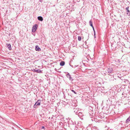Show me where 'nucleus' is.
I'll use <instances>...</instances> for the list:
<instances>
[{"instance_id":"obj_1","label":"nucleus","mask_w":130,"mask_h":130,"mask_svg":"<svg viewBox=\"0 0 130 130\" xmlns=\"http://www.w3.org/2000/svg\"><path fill=\"white\" fill-rule=\"evenodd\" d=\"M40 103L41 100H39L34 105V107L36 108L37 107V106H39L40 105Z\"/></svg>"},{"instance_id":"obj_2","label":"nucleus","mask_w":130,"mask_h":130,"mask_svg":"<svg viewBox=\"0 0 130 130\" xmlns=\"http://www.w3.org/2000/svg\"><path fill=\"white\" fill-rule=\"evenodd\" d=\"M38 26L37 24H35L33 26L32 28V31L33 32H35Z\"/></svg>"},{"instance_id":"obj_3","label":"nucleus","mask_w":130,"mask_h":130,"mask_svg":"<svg viewBox=\"0 0 130 130\" xmlns=\"http://www.w3.org/2000/svg\"><path fill=\"white\" fill-rule=\"evenodd\" d=\"M33 71L34 72H36L37 73H42V71L39 69L37 70L34 69Z\"/></svg>"},{"instance_id":"obj_4","label":"nucleus","mask_w":130,"mask_h":130,"mask_svg":"<svg viewBox=\"0 0 130 130\" xmlns=\"http://www.w3.org/2000/svg\"><path fill=\"white\" fill-rule=\"evenodd\" d=\"M107 71L109 73H111L112 71L113 70L112 68H109L107 70Z\"/></svg>"},{"instance_id":"obj_5","label":"nucleus","mask_w":130,"mask_h":130,"mask_svg":"<svg viewBox=\"0 0 130 130\" xmlns=\"http://www.w3.org/2000/svg\"><path fill=\"white\" fill-rule=\"evenodd\" d=\"M6 45H7V47L8 48L9 50H11V45L10 44H7Z\"/></svg>"},{"instance_id":"obj_6","label":"nucleus","mask_w":130,"mask_h":130,"mask_svg":"<svg viewBox=\"0 0 130 130\" xmlns=\"http://www.w3.org/2000/svg\"><path fill=\"white\" fill-rule=\"evenodd\" d=\"M128 8H129L128 7H126V10H127V12H127V14L128 15H130V11L129 10H128Z\"/></svg>"},{"instance_id":"obj_7","label":"nucleus","mask_w":130,"mask_h":130,"mask_svg":"<svg viewBox=\"0 0 130 130\" xmlns=\"http://www.w3.org/2000/svg\"><path fill=\"white\" fill-rule=\"evenodd\" d=\"M35 49L36 51H40L41 50L40 48L38 45L36 46Z\"/></svg>"},{"instance_id":"obj_8","label":"nucleus","mask_w":130,"mask_h":130,"mask_svg":"<svg viewBox=\"0 0 130 130\" xmlns=\"http://www.w3.org/2000/svg\"><path fill=\"white\" fill-rule=\"evenodd\" d=\"M38 19L39 21H43V18L41 16H39L38 17Z\"/></svg>"},{"instance_id":"obj_9","label":"nucleus","mask_w":130,"mask_h":130,"mask_svg":"<svg viewBox=\"0 0 130 130\" xmlns=\"http://www.w3.org/2000/svg\"><path fill=\"white\" fill-rule=\"evenodd\" d=\"M64 64L65 62L64 61H61L60 63V65L62 66H64Z\"/></svg>"},{"instance_id":"obj_10","label":"nucleus","mask_w":130,"mask_h":130,"mask_svg":"<svg viewBox=\"0 0 130 130\" xmlns=\"http://www.w3.org/2000/svg\"><path fill=\"white\" fill-rule=\"evenodd\" d=\"M89 24L92 27H94L92 24V20H91L89 21Z\"/></svg>"},{"instance_id":"obj_11","label":"nucleus","mask_w":130,"mask_h":130,"mask_svg":"<svg viewBox=\"0 0 130 130\" xmlns=\"http://www.w3.org/2000/svg\"><path fill=\"white\" fill-rule=\"evenodd\" d=\"M130 121V117H128L126 121V123H128Z\"/></svg>"},{"instance_id":"obj_12","label":"nucleus","mask_w":130,"mask_h":130,"mask_svg":"<svg viewBox=\"0 0 130 130\" xmlns=\"http://www.w3.org/2000/svg\"><path fill=\"white\" fill-rule=\"evenodd\" d=\"M92 28H93V31H94V38H95V30L94 27H92Z\"/></svg>"},{"instance_id":"obj_13","label":"nucleus","mask_w":130,"mask_h":130,"mask_svg":"<svg viewBox=\"0 0 130 130\" xmlns=\"http://www.w3.org/2000/svg\"><path fill=\"white\" fill-rule=\"evenodd\" d=\"M81 37L80 36H78V40L79 41H80L81 40Z\"/></svg>"},{"instance_id":"obj_14","label":"nucleus","mask_w":130,"mask_h":130,"mask_svg":"<svg viewBox=\"0 0 130 130\" xmlns=\"http://www.w3.org/2000/svg\"><path fill=\"white\" fill-rule=\"evenodd\" d=\"M71 75L69 73H68L67 74V77L68 78H69V77Z\"/></svg>"},{"instance_id":"obj_15","label":"nucleus","mask_w":130,"mask_h":130,"mask_svg":"<svg viewBox=\"0 0 130 130\" xmlns=\"http://www.w3.org/2000/svg\"><path fill=\"white\" fill-rule=\"evenodd\" d=\"M83 115L82 114V113L80 112H79L78 114V116H82Z\"/></svg>"},{"instance_id":"obj_16","label":"nucleus","mask_w":130,"mask_h":130,"mask_svg":"<svg viewBox=\"0 0 130 130\" xmlns=\"http://www.w3.org/2000/svg\"><path fill=\"white\" fill-rule=\"evenodd\" d=\"M71 90L72 92H73L74 93H75V94H77V93L76 92H75V91L74 90Z\"/></svg>"},{"instance_id":"obj_17","label":"nucleus","mask_w":130,"mask_h":130,"mask_svg":"<svg viewBox=\"0 0 130 130\" xmlns=\"http://www.w3.org/2000/svg\"><path fill=\"white\" fill-rule=\"evenodd\" d=\"M69 78L70 79V80H73L72 78L71 77V76L69 77Z\"/></svg>"},{"instance_id":"obj_18","label":"nucleus","mask_w":130,"mask_h":130,"mask_svg":"<svg viewBox=\"0 0 130 130\" xmlns=\"http://www.w3.org/2000/svg\"><path fill=\"white\" fill-rule=\"evenodd\" d=\"M42 128L43 129H45V127L44 126H42Z\"/></svg>"},{"instance_id":"obj_19","label":"nucleus","mask_w":130,"mask_h":130,"mask_svg":"<svg viewBox=\"0 0 130 130\" xmlns=\"http://www.w3.org/2000/svg\"><path fill=\"white\" fill-rule=\"evenodd\" d=\"M118 77L119 78H120V76H118Z\"/></svg>"}]
</instances>
